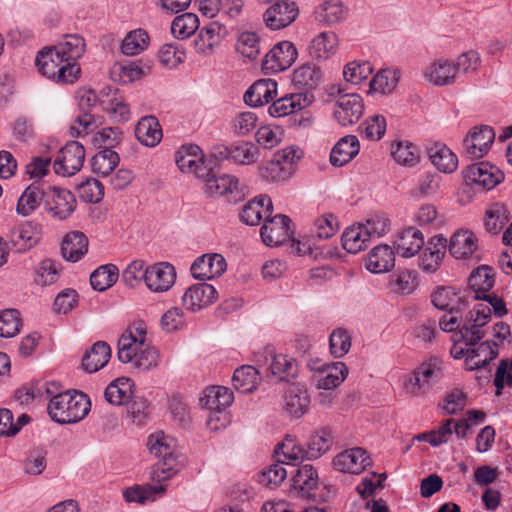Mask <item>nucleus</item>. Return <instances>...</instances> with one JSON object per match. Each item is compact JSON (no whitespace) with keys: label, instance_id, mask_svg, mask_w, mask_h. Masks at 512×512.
<instances>
[{"label":"nucleus","instance_id":"obj_40","mask_svg":"<svg viewBox=\"0 0 512 512\" xmlns=\"http://www.w3.org/2000/svg\"><path fill=\"white\" fill-rule=\"evenodd\" d=\"M495 283V273L493 268L488 265H482L474 270L469 277V287L471 297L480 294H488Z\"/></svg>","mask_w":512,"mask_h":512},{"label":"nucleus","instance_id":"obj_15","mask_svg":"<svg viewBox=\"0 0 512 512\" xmlns=\"http://www.w3.org/2000/svg\"><path fill=\"white\" fill-rule=\"evenodd\" d=\"M217 299V291L208 283H197L186 289L181 300L186 310L197 312Z\"/></svg>","mask_w":512,"mask_h":512},{"label":"nucleus","instance_id":"obj_32","mask_svg":"<svg viewBox=\"0 0 512 512\" xmlns=\"http://www.w3.org/2000/svg\"><path fill=\"white\" fill-rule=\"evenodd\" d=\"M424 77L435 86L451 85L456 80L455 66L446 59L437 60L426 68Z\"/></svg>","mask_w":512,"mask_h":512},{"label":"nucleus","instance_id":"obj_56","mask_svg":"<svg viewBox=\"0 0 512 512\" xmlns=\"http://www.w3.org/2000/svg\"><path fill=\"white\" fill-rule=\"evenodd\" d=\"M199 19L193 13H184L174 18L171 24L172 34L179 39H185L195 33Z\"/></svg>","mask_w":512,"mask_h":512},{"label":"nucleus","instance_id":"obj_16","mask_svg":"<svg viewBox=\"0 0 512 512\" xmlns=\"http://www.w3.org/2000/svg\"><path fill=\"white\" fill-rule=\"evenodd\" d=\"M41 239V228L31 221L24 222L10 232L11 248L17 253H25L35 247Z\"/></svg>","mask_w":512,"mask_h":512},{"label":"nucleus","instance_id":"obj_9","mask_svg":"<svg viewBox=\"0 0 512 512\" xmlns=\"http://www.w3.org/2000/svg\"><path fill=\"white\" fill-rule=\"evenodd\" d=\"M297 55V49L292 42H279L266 54L262 69L271 72L284 71L295 62Z\"/></svg>","mask_w":512,"mask_h":512},{"label":"nucleus","instance_id":"obj_23","mask_svg":"<svg viewBox=\"0 0 512 512\" xmlns=\"http://www.w3.org/2000/svg\"><path fill=\"white\" fill-rule=\"evenodd\" d=\"M394 243L398 255L410 258L421 250L424 245V237L419 229L407 227L398 233Z\"/></svg>","mask_w":512,"mask_h":512},{"label":"nucleus","instance_id":"obj_48","mask_svg":"<svg viewBox=\"0 0 512 512\" xmlns=\"http://www.w3.org/2000/svg\"><path fill=\"white\" fill-rule=\"evenodd\" d=\"M119 277V270L113 264L98 267L90 275V284L94 290L103 292L113 286Z\"/></svg>","mask_w":512,"mask_h":512},{"label":"nucleus","instance_id":"obj_49","mask_svg":"<svg viewBox=\"0 0 512 512\" xmlns=\"http://www.w3.org/2000/svg\"><path fill=\"white\" fill-rule=\"evenodd\" d=\"M269 369L271 374L280 381H286L297 375V363L284 354L271 355Z\"/></svg>","mask_w":512,"mask_h":512},{"label":"nucleus","instance_id":"obj_34","mask_svg":"<svg viewBox=\"0 0 512 512\" xmlns=\"http://www.w3.org/2000/svg\"><path fill=\"white\" fill-rule=\"evenodd\" d=\"M111 357V348L104 341H98L86 351L82 358V367L88 373H94L103 368Z\"/></svg>","mask_w":512,"mask_h":512},{"label":"nucleus","instance_id":"obj_55","mask_svg":"<svg viewBox=\"0 0 512 512\" xmlns=\"http://www.w3.org/2000/svg\"><path fill=\"white\" fill-rule=\"evenodd\" d=\"M201 149L197 145L182 146L175 155L178 168L184 173H191L196 169V164L201 160Z\"/></svg>","mask_w":512,"mask_h":512},{"label":"nucleus","instance_id":"obj_59","mask_svg":"<svg viewBox=\"0 0 512 512\" xmlns=\"http://www.w3.org/2000/svg\"><path fill=\"white\" fill-rule=\"evenodd\" d=\"M117 92V89H112L107 99H101V108L110 113L117 121L125 122L130 117L129 106L117 97Z\"/></svg>","mask_w":512,"mask_h":512},{"label":"nucleus","instance_id":"obj_12","mask_svg":"<svg viewBox=\"0 0 512 512\" xmlns=\"http://www.w3.org/2000/svg\"><path fill=\"white\" fill-rule=\"evenodd\" d=\"M495 139V132L488 125L474 127L463 140V147L470 158H481L488 152Z\"/></svg>","mask_w":512,"mask_h":512},{"label":"nucleus","instance_id":"obj_50","mask_svg":"<svg viewBox=\"0 0 512 512\" xmlns=\"http://www.w3.org/2000/svg\"><path fill=\"white\" fill-rule=\"evenodd\" d=\"M389 285L394 293L411 294L417 287V273L412 270H399L390 275Z\"/></svg>","mask_w":512,"mask_h":512},{"label":"nucleus","instance_id":"obj_25","mask_svg":"<svg viewBox=\"0 0 512 512\" xmlns=\"http://www.w3.org/2000/svg\"><path fill=\"white\" fill-rule=\"evenodd\" d=\"M272 201L268 196L255 198L244 205L240 212V220L247 225H258L262 219L272 214Z\"/></svg>","mask_w":512,"mask_h":512},{"label":"nucleus","instance_id":"obj_7","mask_svg":"<svg viewBox=\"0 0 512 512\" xmlns=\"http://www.w3.org/2000/svg\"><path fill=\"white\" fill-rule=\"evenodd\" d=\"M442 377L441 361L432 357L420 364L405 380V390L413 395L426 392L432 384Z\"/></svg>","mask_w":512,"mask_h":512},{"label":"nucleus","instance_id":"obj_43","mask_svg":"<svg viewBox=\"0 0 512 512\" xmlns=\"http://www.w3.org/2000/svg\"><path fill=\"white\" fill-rule=\"evenodd\" d=\"M238 184L239 181L235 176L229 174L221 176L212 175L207 180L205 190L212 197L229 196L234 192L238 193Z\"/></svg>","mask_w":512,"mask_h":512},{"label":"nucleus","instance_id":"obj_1","mask_svg":"<svg viewBox=\"0 0 512 512\" xmlns=\"http://www.w3.org/2000/svg\"><path fill=\"white\" fill-rule=\"evenodd\" d=\"M147 326L143 321L129 325L118 340V359L130 363L139 372L148 371L158 365L159 353L146 344Z\"/></svg>","mask_w":512,"mask_h":512},{"label":"nucleus","instance_id":"obj_57","mask_svg":"<svg viewBox=\"0 0 512 512\" xmlns=\"http://www.w3.org/2000/svg\"><path fill=\"white\" fill-rule=\"evenodd\" d=\"M148 45V33L143 29H137L129 32L123 39L121 51L125 55H136L145 50Z\"/></svg>","mask_w":512,"mask_h":512},{"label":"nucleus","instance_id":"obj_63","mask_svg":"<svg viewBox=\"0 0 512 512\" xmlns=\"http://www.w3.org/2000/svg\"><path fill=\"white\" fill-rule=\"evenodd\" d=\"M79 197L87 203H99L104 196L103 184L94 178H88L77 185Z\"/></svg>","mask_w":512,"mask_h":512},{"label":"nucleus","instance_id":"obj_38","mask_svg":"<svg viewBox=\"0 0 512 512\" xmlns=\"http://www.w3.org/2000/svg\"><path fill=\"white\" fill-rule=\"evenodd\" d=\"M476 236L470 231H458L453 234L449 243V251L456 259L470 257L477 248Z\"/></svg>","mask_w":512,"mask_h":512},{"label":"nucleus","instance_id":"obj_19","mask_svg":"<svg viewBox=\"0 0 512 512\" xmlns=\"http://www.w3.org/2000/svg\"><path fill=\"white\" fill-rule=\"evenodd\" d=\"M368 465H370L369 456L366 450L359 447L345 450L333 459L334 468L343 473L358 474Z\"/></svg>","mask_w":512,"mask_h":512},{"label":"nucleus","instance_id":"obj_28","mask_svg":"<svg viewBox=\"0 0 512 512\" xmlns=\"http://www.w3.org/2000/svg\"><path fill=\"white\" fill-rule=\"evenodd\" d=\"M360 144L356 136L346 135L339 139L330 153V163L342 167L350 162L358 153Z\"/></svg>","mask_w":512,"mask_h":512},{"label":"nucleus","instance_id":"obj_10","mask_svg":"<svg viewBox=\"0 0 512 512\" xmlns=\"http://www.w3.org/2000/svg\"><path fill=\"white\" fill-rule=\"evenodd\" d=\"M363 112V99L358 94L351 93L338 98L333 113L340 125L348 126L358 122Z\"/></svg>","mask_w":512,"mask_h":512},{"label":"nucleus","instance_id":"obj_4","mask_svg":"<svg viewBox=\"0 0 512 512\" xmlns=\"http://www.w3.org/2000/svg\"><path fill=\"white\" fill-rule=\"evenodd\" d=\"M35 64L43 76L56 82L73 83L80 74L79 65L66 63L54 47L41 50Z\"/></svg>","mask_w":512,"mask_h":512},{"label":"nucleus","instance_id":"obj_53","mask_svg":"<svg viewBox=\"0 0 512 512\" xmlns=\"http://www.w3.org/2000/svg\"><path fill=\"white\" fill-rule=\"evenodd\" d=\"M391 155L398 164L404 166H414L420 158L418 148L408 141L392 143Z\"/></svg>","mask_w":512,"mask_h":512},{"label":"nucleus","instance_id":"obj_45","mask_svg":"<svg viewBox=\"0 0 512 512\" xmlns=\"http://www.w3.org/2000/svg\"><path fill=\"white\" fill-rule=\"evenodd\" d=\"M132 386L129 378H117L106 387L104 397L110 404L122 405L132 397Z\"/></svg>","mask_w":512,"mask_h":512},{"label":"nucleus","instance_id":"obj_30","mask_svg":"<svg viewBox=\"0 0 512 512\" xmlns=\"http://www.w3.org/2000/svg\"><path fill=\"white\" fill-rule=\"evenodd\" d=\"M307 104L308 96L303 92H297L273 101L268 110L272 117H284L302 110Z\"/></svg>","mask_w":512,"mask_h":512},{"label":"nucleus","instance_id":"obj_11","mask_svg":"<svg viewBox=\"0 0 512 512\" xmlns=\"http://www.w3.org/2000/svg\"><path fill=\"white\" fill-rule=\"evenodd\" d=\"M176 271L168 262H160L146 268L145 283L153 292L168 291L175 283Z\"/></svg>","mask_w":512,"mask_h":512},{"label":"nucleus","instance_id":"obj_14","mask_svg":"<svg viewBox=\"0 0 512 512\" xmlns=\"http://www.w3.org/2000/svg\"><path fill=\"white\" fill-rule=\"evenodd\" d=\"M290 221L288 216L282 214L268 217L260 230L263 242L267 246H279L289 240L291 234Z\"/></svg>","mask_w":512,"mask_h":512},{"label":"nucleus","instance_id":"obj_42","mask_svg":"<svg viewBox=\"0 0 512 512\" xmlns=\"http://www.w3.org/2000/svg\"><path fill=\"white\" fill-rule=\"evenodd\" d=\"M363 224H358L347 228L342 234L343 248L352 254H356L367 247L368 242L371 240L367 235Z\"/></svg>","mask_w":512,"mask_h":512},{"label":"nucleus","instance_id":"obj_64","mask_svg":"<svg viewBox=\"0 0 512 512\" xmlns=\"http://www.w3.org/2000/svg\"><path fill=\"white\" fill-rule=\"evenodd\" d=\"M284 463V460H277L276 463L264 469L259 475V483L268 488L276 487L282 483L287 476Z\"/></svg>","mask_w":512,"mask_h":512},{"label":"nucleus","instance_id":"obj_31","mask_svg":"<svg viewBox=\"0 0 512 512\" xmlns=\"http://www.w3.org/2000/svg\"><path fill=\"white\" fill-rule=\"evenodd\" d=\"M322 79L321 70L312 64H304L294 70L292 84L299 92L308 96V92L315 89Z\"/></svg>","mask_w":512,"mask_h":512},{"label":"nucleus","instance_id":"obj_6","mask_svg":"<svg viewBox=\"0 0 512 512\" xmlns=\"http://www.w3.org/2000/svg\"><path fill=\"white\" fill-rule=\"evenodd\" d=\"M77 201L68 189L46 184L44 210L54 220L63 221L75 211Z\"/></svg>","mask_w":512,"mask_h":512},{"label":"nucleus","instance_id":"obj_61","mask_svg":"<svg viewBox=\"0 0 512 512\" xmlns=\"http://www.w3.org/2000/svg\"><path fill=\"white\" fill-rule=\"evenodd\" d=\"M397 72L391 69L379 71L370 82V89L382 94L391 93L398 83Z\"/></svg>","mask_w":512,"mask_h":512},{"label":"nucleus","instance_id":"obj_21","mask_svg":"<svg viewBox=\"0 0 512 512\" xmlns=\"http://www.w3.org/2000/svg\"><path fill=\"white\" fill-rule=\"evenodd\" d=\"M310 397L307 389L299 383L291 384L284 394V408L290 415L300 418L309 409Z\"/></svg>","mask_w":512,"mask_h":512},{"label":"nucleus","instance_id":"obj_26","mask_svg":"<svg viewBox=\"0 0 512 512\" xmlns=\"http://www.w3.org/2000/svg\"><path fill=\"white\" fill-rule=\"evenodd\" d=\"M482 339L483 335L478 329L469 331L466 327H461L451 336L453 344L450 349V355L454 359H461L463 357L466 359L471 347L477 345Z\"/></svg>","mask_w":512,"mask_h":512},{"label":"nucleus","instance_id":"obj_5","mask_svg":"<svg viewBox=\"0 0 512 512\" xmlns=\"http://www.w3.org/2000/svg\"><path fill=\"white\" fill-rule=\"evenodd\" d=\"M464 184L462 194L471 198V192L477 188L481 191H489L504 180V173L489 162H478L469 165L463 171Z\"/></svg>","mask_w":512,"mask_h":512},{"label":"nucleus","instance_id":"obj_24","mask_svg":"<svg viewBox=\"0 0 512 512\" xmlns=\"http://www.w3.org/2000/svg\"><path fill=\"white\" fill-rule=\"evenodd\" d=\"M498 356V344L487 340L472 346L465 365L468 370L473 371L487 366Z\"/></svg>","mask_w":512,"mask_h":512},{"label":"nucleus","instance_id":"obj_29","mask_svg":"<svg viewBox=\"0 0 512 512\" xmlns=\"http://www.w3.org/2000/svg\"><path fill=\"white\" fill-rule=\"evenodd\" d=\"M88 238L83 232L71 231L65 235L61 244L64 259L70 262L79 261L88 251Z\"/></svg>","mask_w":512,"mask_h":512},{"label":"nucleus","instance_id":"obj_44","mask_svg":"<svg viewBox=\"0 0 512 512\" xmlns=\"http://www.w3.org/2000/svg\"><path fill=\"white\" fill-rule=\"evenodd\" d=\"M336 46L337 36L334 32H321L312 39L308 50L312 58L322 60L334 53Z\"/></svg>","mask_w":512,"mask_h":512},{"label":"nucleus","instance_id":"obj_37","mask_svg":"<svg viewBox=\"0 0 512 512\" xmlns=\"http://www.w3.org/2000/svg\"><path fill=\"white\" fill-rule=\"evenodd\" d=\"M432 164L444 173H452L457 169L458 159L456 155L444 144L434 143L427 149Z\"/></svg>","mask_w":512,"mask_h":512},{"label":"nucleus","instance_id":"obj_46","mask_svg":"<svg viewBox=\"0 0 512 512\" xmlns=\"http://www.w3.org/2000/svg\"><path fill=\"white\" fill-rule=\"evenodd\" d=\"M54 48L61 54L66 63L78 65L76 61L85 52V42L79 35H66L65 40Z\"/></svg>","mask_w":512,"mask_h":512},{"label":"nucleus","instance_id":"obj_20","mask_svg":"<svg viewBox=\"0 0 512 512\" xmlns=\"http://www.w3.org/2000/svg\"><path fill=\"white\" fill-rule=\"evenodd\" d=\"M318 486V473L311 464H305L296 469L292 477V487L302 497L315 499Z\"/></svg>","mask_w":512,"mask_h":512},{"label":"nucleus","instance_id":"obj_62","mask_svg":"<svg viewBox=\"0 0 512 512\" xmlns=\"http://www.w3.org/2000/svg\"><path fill=\"white\" fill-rule=\"evenodd\" d=\"M491 319V309L487 305L479 304L473 311L466 315L465 323L462 327H466L469 331H478L485 336L482 327Z\"/></svg>","mask_w":512,"mask_h":512},{"label":"nucleus","instance_id":"obj_8","mask_svg":"<svg viewBox=\"0 0 512 512\" xmlns=\"http://www.w3.org/2000/svg\"><path fill=\"white\" fill-rule=\"evenodd\" d=\"M84 159L83 145L78 141H70L59 151L54 161V171L62 176H72L82 168Z\"/></svg>","mask_w":512,"mask_h":512},{"label":"nucleus","instance_id":"obj_27","mask_svg":"<svg viewBox=\"0 0 512 512\" xmlns=\"http://www.w3.org/2000/svg\"><path fill=\"white\" fill-rule=\"evenodd\" d=\"M135 136L146 147L158 145L163 137L158 119L152 115L142 117L135 127Z\"/></svg>","mask_w":512,"mask_h":512},{"label":"nucleus","instance_id":"obj_36","mask_svg":"<svg viewBox=\"0 0 512 512\" xmlns=\"http://www.w3.org/2000/svg\"><path fill=\"white\" fill-rule=\"evenodd\" d=\"M233 402V392L223 386H212L204 391L200 404L208 410H227Z\"/></svg>","mask_w":512,"mask_h":512},{"label":"nucleus","instance_id":"obj_13","mask_svg":"<svg viewBox=\"0 0 512 512\" xmlns=\"http://www.w3.org/2000/svg\"><path fill=\"white\" fill-rule=\"evenodd\" d=\"M299 14L295 2L281 0L274 3L264 13L266 25L273 30H280L293 23Z\"/></svg>","mask_w":512,"mask_h":512},{"label":"nucleus","instance_id":"obj_22","mask_svg":"<svg viewBox=\"0 0 512 512\" xmlns=\"http://www.w3.org/2000/svg\"><path fill=\"white\" fill-rule=\"evenodd\" d=\"M277 94V83L272 79H261L253 83L244 94V102L252 107L273 101Z\"/></svg>","mask_w":512,"mask_h":512},{"label":"nucleus","instance_id":"obj_52","mask_svg":"<svg viewBox=\"0 0 512 512\" xmlns=\"http://www.w3.org/2000/svg\"><path fill=\"white\" fill-rule=\"evenodd\" d=\"M117 152L105 148L96 153L91 160L92 171L101 176H108L119 164Z\"/></svg>","mask_w":512,"mask_h":512},{"label":"nucleus","instance_id":"obj_35","mask_svg":"<svg viewBox=\"0 0 512 512\" xmlns=\"http://www.w3.org/2000/svg\"><path fill=\"white\" fill-rule=\"evenodd\" d=\"M394 252L388 245H378L368 254L366 268L372 273H383L394 267Z\"/></svg>","mask_w":512,"mask_h":512},{"label":"nucleus","instance_id":"obj_47","mask_svg":"<svg viewBox=\"0 0 512 512\" xmlns=\"http://www.w3.org/2000/svg\"><path fill=\"white\" fill-rule=\"evenodd\" d=\"M294 172V167H291L289 164L282 165L275 156L259 168L260 177L263 180L272 182L286 181Z\"/></svg>","mask_w":512,"mask_h":512},{"label":"nucleus","instance_id":"obj_60","mask_svg":"<svg viewBox=\"0 0 512 512\" xmlns=\"http://www.w3.org/2000/svg\"><path fill=\"white\" fill-rule=\"evenodd\" d=\"M275 453L282 454L284 462H295L306 458V449L299 445L296 437L292 435H287L283 442L277 445Z\"/></svg>","mask_w":512,"mask_h":512},{"label":"nucleus","instance_id":"obj_54","mask_svg":"<svg viewBox=\"0 0 512 512\" xmlns=\"http://www.w3.org/2000/svg\"><path fill=\"white\" fill-rule=\"evenodd\" d=\"M509 221L506 206L502 203H493L486 211L485 229L488 233L496 235Z\"/></svg>","mask_w":512,"mask_h":512},{"label":"nucleus","instance_id":"obj_58","mask_svg":"<svg viewBox=\"0 0 512 512\" xmlns=\"http://www.w3.org/2000/svg\"><path fill=\"white\" fill-rule=\"evenodd\" d=\"M258 148L246 141L231 144V161L236 164L250 165L257 161Z\"/></svg>","mask_w":512,"mask_h":512},{"label":"nucleus","instance_id":"obj_39","mask_svg":"<svg viewBox=\"0 0 512 512\" xmlns=\"http://www.w3.org/2000/svg\"><path fill=\"white\" fill-rule=\"evenodd\" d=\"M315 14L319 22L333 25L346 18L348 8L341 0H326L316 7Z\"/></svg>","mask_w":512,"mask_h":512},{"label":"nucleus","instance_id":"obj_17","mask_svg":"<svg viewBox=\"0 0 512 512\" xmlns=\"http://www.w3.org/2000/svg\"><path fill=\"white\" fill-rule=\"evenodd\" d=\"M225 258L217 253L205 254L198 257L191 265V274L199 280L212 279L221 276L226 271Z\"/></svg>","mask_w":512,"mask_h":512},{"label":"nucleus","instance_id":"obj_3","mask_svg":"<svg viewBox=\"0 0 512 512\" xmlns=\"http://www.w3.org/2000/svg\"><path fill=\"white\" fill-rule=\"evenodd\" d=\"M91 403L82 392L58 393L50 399L47 411L52 420L59 424H72L81 421L90 411Z\"/></svg>","mask_w":512,"mask_h":512},{"label":"nucleus","instance_id":"obj_41","mask_svg":"<svg viewBox=\"0 0 512 512\" xmlns=\"http://www.w3.org/2000/svg\"><path fill=\"white\" fill-rule=\"evenodd\" d=\"M233 386L242 393L255 390L260 382V372L251 365H243L237 368L233 374Z\"/></svg>","mask_w":512,"mask_h":512},{"label":"nucleus","instance_id":"obj_51","mask_svg":"<svg viewBox=\"0 0 512 512\" xmlns=\"http://www.w3.org/2000/svg\"><path fill=\"white\" fill-rule=\"evenodd\" d=\"M322 376L317 381V387L323 390H332L338 387L346 378L348 368L342 362L322 369Z\"/></svg>","mask_w":512,"mask_h":512},{"label":"nucleus","instance_id":"obj_33","mask_svg":"<svg viewBox=\"0 0 512 512\" xmlns=\"http://www.w3.org/2000/svg\"><path fill=\"white\" fill-rule=\"evenodd\" d=\"M333 443V433L330 427L316 429L307 441L306 458L318 459L328 452Z\"/></svg>","mask_w":512,"mask_h":512},{"label":"nucleus","instance_id":"obj_18","mask_svg":"<svg viewBox=\"0 0 512 512\" xmlns=\"http://www.w3.org/2000/svg\"><path fill=\"white\" fill-rule=\"evenodd\" d=\"M46 183L34 181L28 185L17 200L16 213L22 217L32 215L41 205L44 206Z\"/></svg>","mask_w":512,"mask_h":512},{"label":"nucleus","instance_id":"obj_2","mask_svg":"<svg viewBox=\"0 0 512 512\" xmlns=\"http://www.w3.org/2000/svg\"><path fill=\"white\" fill-rule=\"evenodd\" d=\"M147 447L152 455L160 458L150 472L153 481H166L180 470L181 464L175 455V444L172 438L163 432H156L148 437Z\"/></svg>","mask_w":512,"mask_h":512}]
</instances>
